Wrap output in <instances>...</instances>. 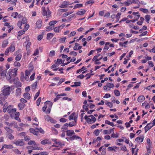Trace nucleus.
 Masks as SVG:
<instances>
[{"mask_svg": "<svg viewBox=\"0 0 155 155\" xmlns=\"http://www.w3.org/2000/svg\"><path fill=\"white\" fill-rule=\"evenodd\" d=\"M10 87L9 86H5L3 87L2 93L5 96L8 95L10 94Z\"/></svg>", "mask_w": 155, "mask_h": 155, "instance_id": "obj_1", "label": "nucleus"}, {"mask_svg": "<svg viewBox=\"0 0 155 155\" xmlns=\"http://www.w3.org/2000/svg\"><path fill=\"white\" fill-rule=\"evenodd\" d=\"M7 112L9 113H14L16 112V108H13V106L12 105H9L7 106Z\"/></svg>", "mask_w": 155, "mask_h": 155, "instance_id": "obj_2", "label": "nucleus"}, {"mask_svg": "<svg viewBox=\"0 0 155 155\" xmlns=\"http://www.w3.org/2000/svg\"><path fill=\"white\" fill-rule=\"evenodd\" d=\"M17 146H22L25 145V143L22 140H19L15 141L14 143Z\"/></svg>", "mask_w": 155, "mask_h": 155, "instance_id": "obj_3", "label": "nucleus"}, {"mask_svg": "<svg viewBox=\"0 0 155 155\" xmlns=\"http://www.w3.org/2000/svg\"><path fill=\"white\" fill-rule=\"evenodd\" d=\"M45 120L48 121H50L53 123H55V121L51 117L48 115H46L45 116Z\"/></svg>", "mask_w": 155, "mask_h": 155, "instance_id": "obj_4", "label": "nucleus"}, {"mask_svg": "<svg viewBox=\"0 0 155 155\" xmlns=\"http://www.w3.org/2000/svg\"><path fill=\"white\" fill-rule=\"evenodd\" d=\"M71 4H70L69 2H64L61 5H60L59 7L61 8H66L68 5Z\"/></svg>", "mask_w": 155, "mask_h": 155, "instance_id": "obj_5", "label": "nucleus"}, {"mask_svg": "<svg viewBox=\"0 0 155 155\" xmlns=\"http://www.w3.org/2000/svg\"><path fill=\"white\" fill-rule=\"evenodd\" d=\"M41 143L42 145H45L46 144H50L51 143V142L49 141V140L46 139L41 141Z\"/></svg>", "mask_w": 155, "mask_h": 155, "instance_id": "obj_6", "label": "nucleus"}, {"mask_svg": "<svg viewBox=\"0 0 155 155\" xmlns=\"http://www.w3.org/2000/svg\"><path fill=\"white\" fill-rule=\"evenodd\" d=\"M48 109L46 112V113L47 114L50 113L51 111V108L52 105V102H48Z\"/></svg>", "mask_w": 155, "mask_h": 155, "instance_id": "obj_7", "label": "nucleus"}, {"mask_svg": "<svg viewBox=\"0 0 155 155\" xmlns=\"http://www.w3.org/2000/svg\"><path fill=\"white\" fill-rule=\"evenodd\" d=\"M153 126L150 123L148 124L144 127L145 132L149 130Z\"/></svg>", "mask_w": 155, "mask_h": 155, "instance_id": "obj_8", "label": "nucleus"}, {"mask_svg": "<svg viewBox=\"0 0 155 155\" xmlns=\"http://www.w3.org/2000/svg\"><path fill=\"white\" fill-rule=\"evenodd\" d=\"M29 130L31 133L33 134L34 135H38V131H36L35 129V130L34 128H31Z\"/></svg>", "mask_w": 155, "mask_h": 155, "instance_id": "obj_9", "label": "nucleus"}, {"mask_svg": "<svg viewBox=\"0 0 155 155\" xmlns=\"http://www.w3.org/2000/svg\"><path fill=\"white\" fill-rule=\"evenodd\" d=\"M70 138V140H74L75 139L77 140V139H79L80 140V141H82V139L79 137L77 136L76 135H74L72 137H71Z\"/></svg>", "mask_w": 155, "mask_h": 155, "instance_id": "obj_10", "label": "nucleus"}, {"mask_svg": "<svg viewBox=\"0 0 155 155\" xmlns=\"http://www.w3.org/2000/svg\"><path fill=\"white\" fill-rule=\"evenodd\" d=\"M75 134L73 130H67L66 131V134L69 137H71L72 135Z\"/></svg>", "mask_w": 155, "mask_h": 155, "instance_id": "obj_11", "label": "nucleus"}, {"mask_svg": "<svg viewBox=\"0 0 155 155\" xmlns=\"http://www.w3.org/2000/svg\"><path fill=\"white\" fill-rule=\"evenodd\" d=\"M18 70V68H14V69L12 70V73L13 74H12V78H14L17 75L16 72H17Z\"/></svg>", "mask_w": 155, "mask_h": 155, "instance_id": "obj_12", "label": "nucleus"}, {"mask_svg": "<svg viewBox=\"0 0 155 155\" xmlns=\"http://www.w3.org/2000/svg\"><path fill=\"white\" fill-rule=\"evenodd\" d=\"M24 97L27 99H30V95L29 93L28 92L25 93L23 95Z\"/></svg>", "mask_w": 155, "mask_h": 155, "instance_id": "obj_13", "label": "nucleus"}, {"mask_svg": "<svg viewBox=\"0 0 155 155\" xmlns=\"http://www.w3.org/2000/svg\"><path fill=\"white\" fill-rule=\"evenodd\" d=\"M145 97L143 95L139 96L137 98V101L139 102H141L145 100Z\"/></svg>", "mask_w": 155, "mask_h": 155, "instance_id": "obj_14", "label": "nucleus"}, {"mask_svg": "<svg viewBox=\"0 0 155 155\" xmlns=\"http://www.w3.org/2000/svg\"><path fill=\"white\" fill-rule=\"evenodd\" d=\"M41 21L40 20H38L36 23V27L37 28H39L41 26Z\"/></svg>", "mask_w": 155, "mask_h": 155, "instance_id": "obj_15", "label": "nucleus"}, {"mask_svg": "<svg viewBox=\"0 0 155 155\" xmlns=\"http://www.w3.org/2000/svg\"><path fill=\"white\" fill-rule=\"evenodd\" d=\"M18 106L20 108V110H22L25 106V104L24 103H20L18 104Z\"/></svg>", "mask_w": 155, "mask_h": 155, "instance_id": "obj_16", "label": "nucleus"}, {"mask_svg": "<svg viewBox=\"0 0 155 155\" xmlns=\"http://www.w3.org/2000/svg\"><path fill=\"white\" fill-rule=\"evenodd\" d=\"M8 44V41L7 40H4L2 43V48H4L5 47L7 46Z\"/></svg>", "mask_w": 155, "mask_h": 155, "instance_id": "obj_17", "label": "nucleus"}, {"mask_svg": "<svg viewBox=\"0 0 155 155\" xmlns=\"http://www.w3.org/2000/svg\"><path fill=\"white\" fill-rule=\"evenodd\" d=\"M21 93V89L20 88H18L16 89V91L15 94L16 96L20 95Z\"/></svg>", "mask_w": 155, "mask_h": 155, "instance_id": "obj_18", "label": "nucleus"}, {"mask_svg": "<svg viewBox=\"0 0 155 155\" xmlns=\"http://www.w3.org/2000/svg\"><path fill=\"white\" fill-rule=\"evenodd\" d=\"M42 14L43 16H47V12L45 9V8L44 7L42 8Z\"/></svg>", "mask_w": 155, "mask_h": 155, "instance_id": "obj_19", "label": "nucleus"}, {"mask_svg": "<svg viewBox=\"0 0 155 155\" xmlns=\"http://www.w3.org/2000/svg\"><path fill=\"white\" fill-rule=\"evenodd\" d=\"M37 81H36L33 84H32L31 85L32 86V90L33 91H34L35 89L36 88L37 85Z\"/></svg>", "mask_w": 155, "mask_h": 155, "instance_id": "obj_20", "label": "nucleus"}, {"mask_svg": "<svg viewBox=\"0 0 155 155\" xmlns=\"http://www.w3.org/2000/svg\"><path fill=\"white\" fill-rule=\"evenodd\" d=\"M86 11L85 10H83L82 11H80L77 12L76 13V14L77 15H82L85 13Z\"/></svg>", "mask_w": 155, "mask_h": 155, "instance_id": "obj_21", "label": "nucleus"}, {"mask_svg": "<svg viewBox=\"0 0 155 155\" xmlns=\"http://www.w3.org/2000/svg\"><path fill=\"white\" fill-rule=\"evenodd\" d=\"M48 102H45L44 103L45 106L42 107V110L43 111L45 112V111L47 107H48Z\"/></svg>", "mask_w": 155, "mask_h": 155, "instance_id": "obj_22", "label": "nucleus"}, {"mask_svg": "<svg viewBox=\"0 0 155 155\" xmlns=\"http://www.w3.org/2000/svg\"><path fill=\"white\" fill-rule=\"evenodd\" d=\"M7 73V71L6 70H2V71L1 72V76L3 77H5L6 76V74Z\"/></svg>", "mask_w": 155, "mask_h": 155, "instance_id": "obj_23", "label": "nucleus"}, {"mask_svg": "<svg viewBox=\"0 0 155 155\" xmlns=\"http://www.w3.org/2000/svg\"><path fill=\"white\" fill-rule=\"evenodd\" d=\"M53 36V34L52 33H49L47 34V39H50Z\"/></svg>", "mask_w": 155, "mask_h": 155, "instance_id": "obj_24", "label": "nucleus"}, {"mask_svg": "<svg viewBox=\"0 0 155 155\" xmlns=\"http://www.w3.org/2000/svg\"><path fill=\"white\" fill-rule=\"evenodd\" d=\"M143 137L140 138V137H137L135 139V141L138 142L139 140H141V142H142L143 140Z\"/></svg>", "mask_w": 155, "mask_h": 155, "instance_id": "obj_25", "label": "nucleus"}, {"mask_svg": "<svg viewBox=\"0 0 155 155\" xmlns=\"http://www.w3.org/2000/svg\"><path fill=\"white\" fill-rule=\"evenodd\" d=\"M48 153L46 152H41L40 153L36 154H34L32 155H48Z\"/></svg>", "mask_w": 155, "mask_h": 155, "instance_id": "obj_26", "label": "nucleus"}, {"mask_svg": "<svg viewBox=\"0 0 155 155\" xmlns=\"http://www.w3.org/2000/svg\"><path fill=\"white\" fill-rule=\"evenodd\" d=\"M3 147H4L5 148L7 149H12L13 148V147L12 145H7L5 144L3 145Z\"/></svg>", "mask_w": 155, "mask_h": 155, "instance_id": "obj_27", "label": "nucleus"}, {"mask_svg": "<svg viewBox=\"0 0 155 155\" xmlns=\"http://www.w3.org/2000/svg\"><path fill=\"white\" fill-rule=\"evenodd\" d=\"M57 21H51L49 23V25H50V26H52L54 28V25L57 23Z\"/></svg>", "mask_w": 155, "mask_h": 155, "instance_id": "obj_28", "label": "nucleus"}, {"mask_svg": "<svg viewBox=\"0 0 155 155\" xmlns=\"http://www.w3.org/2000/svg\"><path fill=\"white\" fill-rule=\"evenodd\" d=\"M35 129H36V131H38V132H40L42 134H44V131L41 128H38L36 127V128H35Z\"/></svg>", "mask_w": 155, "mask_h": 155, "instance_id": "obj_29", "label": "nucleus"}, {"mask_svg": "<svg viewBox=\"0 0 155 155\" xmlns=\"http://www.w3.org/2000/svg\"><path fill=\"white\" fill-rule=\"evenodd\" d=\"M105 102H106V103L105 102V104L106 105H107L110 107H112L113 106V103L110 102L109 101H105Z\"/></svg>", "mask_w": 155, "mask_h": 155, "instance_id": "obj_30", "label": "nucleus"}, {"mask_svg": "<svg viewBox=\"0 0 155 155\" xmlns=\"http://www.w3.org/2000/svg\"><path fill=\"white\" fill-rule=\"evenodd\" d=\"M19 115V112H17L15 115V119L16 120H19V122L21 121L20 119L19 118L18 116Z\"/></svg>", "mask_w": 155, "mask_h": 155, "instance_id": "obj_31", "label": "nucleus"}, {"mask_svg": "<svg viewBox=\"0 0 155 155\" xmlns=\"http://www.w3.org/2000/svg\"><path fill=\"white\" fill-rule=\"evenodd\" d=\"M28 145H39V144H36L34 140H30L28 143Z\"/></svg>", "mask_w": 155, "mask_h": 155, "instance_id": "obj_32", "label": "nucleus"}, {"mask_svg": "<svg viewBox=\"0 0 155 155\" xmlns=\"http://www.w3.org/2000/svg\"><path fill=\"white\" fill-rule=\"evenodd\" d=\"M117 147L114 146L113 147H109L107 149L109 151L114 150V151H115L116 150L115 149H117Z\"/></svg>", "mask_w": 155, "mask_h": 155, "instance_id": "obj_33", "label": "nucleus"}, {"mask_svg": "<svg viewBox=\"0 0 155 155\" xmlns=\"http://www.w3.org/2000/svg\"><path fill=\"white\" fill-rule=\"evenodd\" d=\"M107 86L110 88L114 87V85L112 83H107Z\"/></svg>", "mask_w": 155, "mask_h": 155, "instance_id": "obj_34", "label": "nucleus"}, {"mask_svg": "<svg viewBox=\"0 0 155 155\" xmlns=\"http://www.w3.org/2000/svg\"><path fill=\"white\" fill-rule=\"evenodd\" d=\"M89 117H91V120L92 122V123H94L96 120V118L93 115H90L89 116Z\"/></svg>", "mask_w": 155, "mask_h": 155, "instance_id": "obj_35", "label": "nucleus"}, {"mask_svg": "<svg viewBox=\"0 0 155 155\" xmlns=\"http://www.w3.org/2000/svg\"><path fill=\"white\" fill-rule=\"evenodd\" d=\"M22 55L21 54H19L18 55H17V56L15 57V60H16L17 61H19L21 58Z\"/></svg>", "mask_w": 155, "mask_h": 155, "instance_id": "obj_36", "label": "nucleus"}, {"mask_svg": "<svg viewBox=\"0 0 155 155\" xmlns=\"http://www.w3.org/2000/svg\"><path fill=\"white\" fill-rule=\"evenodd\" d=\"M55 52L54 51L52 50L50 52L49 54V56L50 57H52L53 56H54L55 55Z\"/></svg>", "mask_w": 155, "mask_h": 155, "instance_id": "obj_37", "label": "nucleus"}, {"mask_svg": "<svg viewBox=\"0 0 155 155\" xmlns=\"http://www.w3.org/2000/svg\"><path fill=\"white\" fill-rule=\"evenodd\" d=\"M145 18L146 21L149 23V21L150 19V16L149 15H146L145 16Z\"/></svg>", "mask_w": 155, "mask_h": 155, "instance_id": "obj_38", "label": "nucleus"}, {"mask_svg": "<svg viewBox=\"0 0 155 155\" xmlns=\"http://www.w3.org/2000/svg\"><path fill=\"white\" fill-rule=\"evenodd\" d=\"M121 13L120 12L118 13L116 16L117 18L116 22H117L119 21V18H120V16L121 15Z\"/></svg>", "mask_w": 155, "mask_h": 155, "instance_id": "obj_39", "label": "nucleus"}, {"mask_svg": "<svg viewBox=\"0 0 155 155\" xmlns=\"http://www.w3.org/2000/svg\"><path fill=\"white\" fill-rule=\"evenodd\" d=\"M14 79V83H15L17 85V87H20L21 86V84L20 82H19L18 81H15L14 79Z\"/></svg>", "mask_w": 155, "mask_h": 155, "instance_id": "obj_40", "label": "nucleus"}, {"mask_svg": "<svg viewBox=\"0 0 155 155\" xmlns=\"http://www.w3.org/2000/svg\"><path fill=\"white\" fill-rule=\"evenodd\" d=\"M76 124V122H74V121H72L70 122L69 124V126L71 127L74 126Z\"/></svg>", "mask_w": 155, "mask_h": 155, "instance_id": "obj_41", "label": "nucleus"}, {"mask_svg": "<svg viewBox=\"0 0 155 155\" xmlns=\"http://www.w3.org/2000/svg\"><path fill=\"white\" fill-rule=\"evenodd\" d=\"M8 106L7 103L5 104L4 107H3V112L4 113H5L6 111H7V106Z\"/></svg>", "mask_w": 155, "mask_h": 155, "instance_id": "obj_42", "label": "nucleus"}, {"mask_svg": "<svg viewBox=\"0 0 155 155\" xmlns=\"http://www.w3.org/2000/svg\"><path fill=\"white\" fill-rule=\"evenodd\" d=\"M114 93L117 96H118L120 94V91L117 90H115L114 91Z\"/></svg>", "mask_w": 155, "mask_h": 155, "instance_id": "obj_43", "label": "nucleus"}, {"mask_svg": "<svg viewBox=\"0 0 155 155\" xmlns=\"http://www.w3.org/2000/svg\"><path fill=\"white\" fill-rule=\"evenodd\" d=\"M83 6V4H77L74 6L73 9H75L76 8H79Z\"/></svg>", "mask_w": 155, "mask_h": 155, "instance_id": "obj_44", "label": "nucleus"}, {"mask_svg": "<svg viewBox=\"0 0 155 155\" xmlns=\"http://www.w3.org/2000/svg\"><path fill=\"white\" fill-rule=\"evenodd\" d=\"M9 48L10 49V51L12 52H13L15 50V46L12 45H11L10 47Z\"/></svg>", "mask_w": 155, "mask_h": 155, "instance_id": "obj_45", "label": "nucleus"}, {"mask_svg": "<svg viewBox=\"0 0 155 155\" xmlns=\"http://www.w3.org/2000/svg\"><path fill=\"white\" fill-rule=\"evenodd\" d=\"M47 16H47V17H49L50 16L51 12L49 10V8H47Z\"/></svg>", "mask_w": 155, "mask_h": 155, "instance_id": "obj_46", "label": "nucleus"}, {"mask_svg": "<svg viewBox=\"0 0 155 155\" xmlns=\"http://www.w3.org/2000/svg\"><path fill=\"white\" fill-rule=\"evenodd\" d=\"M99 130L98 129L95 130L94 132V134L97 136L99 135Z\"/></svg>", "mask_w": 155, "mask_h": 155, "instance_id": "obj_47", "label": "nucleus"}, {"mask_svg": "<svg viewBox=\"0 0 155 155\" xmlns=\"http://www.w3.org/2000/svg\"><path fill=\"white\" fill-rule=\"evenodd\" d=\"M140 11L143 12L144 13H147L148 12V10L145 8H140Z\"/></svg>", "mask_w": 155, "mask_h": 155, "instance_id": "obj_48", "label": "nucleus"}, {"mask_svg": "<svg viewBox=\"0 0 155 155\" xmlns=\"http://www.w3.org/2000/svg\"><path fill=\"white\" fill-rule=\"evenodd\" d=\"M25 33V31H20L18 32V36L22 35Z\"/></svg>", "mask_w": 155, "mask_h": 155, "instance_id": "obj_49", "label": "nucleus"}, {"mask_svg": "<svg viewBox=\"0 0 155 155\" xmlns=\"http://www.w3.org/2000/svg\"><path fill=\"white\" fill-rule=\"evenodd\" d=\"M63 64V62H62V60L59 59H58L57 61L55 63V64Z\"/></svg>", "mask_w": 155, "mask_h": 155, "instance_id": "obj_50", "label": "nucleus"}, {"mask_svg": "<svg viewBox=\"0 0 155 155\" xmlns=\"http://www.w3.org/2000/svg\"><path fill=\"white\" fill-rule=\"evenodd\" d=\"M40 94V91L39 90L38 92L36 93L34 97V100H35L38 97Z\"/></svg>", "mask_w": 155, "mask_h": 155, "instance_id": "obj_51", "label": "nucleus"}, {"mask_svg": "<svg viewBox=\"0 0 155 155\" xmlns=\"http://www.w3.org/2000/svg\"><path fill=\"white\" fill-rule=\"evenodd\" d=\"M111 137L113 138H117L118 137V134L117 133L116 134H114L113 133L111 134Z\"/></svg>", "mask_w": 155, "mask_h": 155, "instance_id": "obj_52", "label": "nucleus"}, {"mask_svg": "<svg viewBox=\"0 0 155 155\" xmlns=\"http://www.w3.org/2000/svg\"><path fill=\"white\" fill-rule=\"evenodd\" d=\"M75 14H73L72 15H71L69 16L67 18V20L68 21H70L71 20V19L74 16Z\"/></svg>", "mask_w": 155, "mask_h": 155, "instance_id": "obj_53", "label": "nucleus"}, {"mask_svg": "<svg viewBox=\"0 0 155 155\" xmlns=\"http://www.w3.org/2000/svg\"><path fill=\"white\" fill-rule=\"evenodd\" d=\"M18 15V14L17 12H13L11 16L15 18H16Z\"/></svg>", "mask_w": 155, "mask_h": 155, "instance_id": "obj_54", "label": "nucleus"}, {"mask_svg": "<svg viewBox=\"0 0 155 155\" xmlns=\"http://www.w3.org/2000/svg\"><path fill=\"white\" fill-rule=\"evenodd\" d=\"M74 114V113H73L69 116V120L73 119Z\"/></svg>", "mask_w": 155, "mask_h": 155, "instance_id": "obj_55", "label": "nucleus"}, {"mask_svg": "<svg viewBox=\"0 0 155 155\" xmlns=\"http://www.w3.org/2000/svg\"><path fill=\"white\" fill-rule=\"evenodd\" d=\"M68 126L69 124H68L67 123H66L63 126V127L61 128V129H64L65 130L67 129V127Z\"/></svg>", "mask_w": 155, "mask_h": 155, "instance_id": "obj_56", "label": "nucleus"}, {"mask_svg": "<svg viewBox=\"0 0 155 155\" xmlns=\"http://www.w3.org/2000/svg\"><path fill=\"white\" fill-rule=\"evenodd\" d=\"M22 22H21V21H18V26H19L20 29L22 28V27L21 26L22 25Z\"/></svg>", "mask_w": 155, "mask_h": 155, "instance_id": "obj_57", "label": "nucleus"}, {"mask_svg": "<svg viewBox=\"0 0 155 155\" xmlns=\"http://www.w3.org/2000/svg\"><path fill=\"white\" fill-rule=\"evenodd\" d=\"M69 54L71 55H73L76 56L77 55V53L74 51H72Z\"/></svg>", "mask_w": 155, "mask_h": 155, "instance_id": "obj_58", "label": "nucleus"}, {"mask_svg": "<svg viewBox=\"0 0 155 155\" xmlns=\"http://www.w3.org/2000/svg\"><path fill=\"white\" fill-rule=\"evenodd\" d=\"M72 13L71 12H66L63 15V16L64 17H66L67 16H68L69 15L71 14Z\"/></svg>", "mask_w": 155, "mask_h": 155, "instance_id": "obj_59", "label": "nucleus"}, {"mask_svg": "<svg viewBox=\"0 0 155 155\" xmlns=\"http://www.w3.org/2000/svg\"><path fill=\"white\" fill-rule=\"evenodd\" d=\"M12 133L9 134H8V138L10 140H12L14 138V137L12 134Z\"/></svg>", "mask_w": 155, "mask_h": 155, "instance_id": "obj_60", "label": "nucleus"}, {"mask_svg": "<svg viewBox=\"0 0 155 155\" xmlns=\"http://www.w3.org/2000/svg\"><path fill=\"white\" fill-rule=\"evenodd\" d=\"M53 27L52 26H50V25H49V26H48L46 27L47 29H48V30H47V31H49V30H52L53 29Z\"/></svg>", "mask_w": 155, "mask_h": 155, "instance_id": "obj_61", "label": "nucleus"}, {"mask_svg": "<svg viewBox=\"0 0 155 155\" xmlns=\"http://www.w3.org/2000/svg\"><path fill=\"white\" fill-rule=\"evenodd\" d=\"M88 106V105H87V106H86L85 105H83V107L84 109L86 111H88V108L87 107Z\"/></svg>", "mask_w": 155, "mask_h": 155, "instance_id": "obj_62", "label": "nucleus"}, {"mask_svg": "<svg viewBox=\"0 0 155 155\" xmlns=\"http://www.w3.org/2000/svg\"><path fill=\"white\" fill-rule=\"evenodd\" d=\"M76 34V32L74 31L71 32L70 34L69 35V37H71L74 36Z\"/></svg>", "mask_w": 155, "mask_h": 155, "instance_id": "obj_63", "label": "nucleus"}, {"mask_svg": "<svg viewBox=\"0 0 155 155\" xmlns=\"http://www.w3.org/2000/svg\"><path fill=\"white\" fill-rule=\"evenodd\" d=\"M14 65L15 66H18V67H19L21 66L19 62H17V61H15V62L14 63Z\"/></svg>", "mask_w": 155, "mask_h": 155, "instance_id": "obj_64", "label": "nucleus"}]
</instances>
